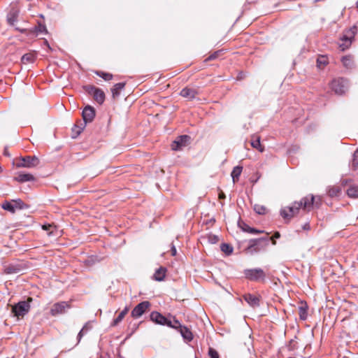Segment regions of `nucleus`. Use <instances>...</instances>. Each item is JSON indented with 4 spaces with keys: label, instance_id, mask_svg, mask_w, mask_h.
<instances>
[{
    "label": "nucleus",
    "instance_id": "obj_40",
    "mask_svg": "<svg viewBox=\"0 0 358 358\" xmlns=\"http://www.w3.org/2000/svg\"><path fill=\"white\" fill-rule=\"evenodd\" d=\"M173 317V321L171 320V326H169V327L178 330L182 327V324L175 317Z\"/></svg>",
    "mask_w": 358,
    "mask_h": 358
},
{
    "label": "nucleus",
    "instance_id": "obj_33",
    "mask_svg": "<svg viewBox=\"0 0 358 358\" xmlns=\"http://www.w3.org/2000/svg\"><path fill=\"white\" fill-rule=\"evenodd\" d=\"M347 194L350 198L358 197V186L352 185L350 186L347 190Z\"/></svg>",
    "mask_w": 358,
    "mask_h": 358
},
{
    "label": "nucleus",
    "instance_id": "obj_51",
    "mask_svg": "<svg viewBox=\"0 0 358 358\" xmlns=\"http://www.w3.org/2000/svg\"><path fill=\"white\" fill-rule=\"evenodd\" d=\"M3 155H4L5 156H10V154H9V152H8V148H7V147H6V148H4V150H3Z\"/></svg>",
    "mask_w": 358,
    "mask_h": 358
},
{
    "label": "nucleus",
    "instance_id": "obj_8",
    "mask_svg": "<svg viewBox=\"0 0 358 358\" xmlns=\"http://www.w3.org/2000/svg\"><path fill=\"white\" fill-rule=\"evenodd\" d=\"M39 159L36 156H26L21 157L16 162V167L17 168H33L38 166Z\"/></svg>",
    "mask_w": 358,
    "mask_h": 358
},
{
    "label": "nucleus",
    "instance_id": "obj_34",
    "mask_svg": "<svg viewBox=\"0 0 358 358\" xmlns=\"http://www.w3.org/2000/svg\"><path fill=\"white\" fill-rule=\"evenodd\" d=\"M222 252L225 253L227 255H229L233 252V247L229 243H222L220 245Z\"/></svg>",
    "mask_w": 358,
    "mask_h": 358
},
{
    "label": "nucleus",
    "instance_id": "obj_47",
    "mask_svg": "<svg viewBox=\"0 0 358 358\" xmlns=\"http://www.w3.org/2000/svg\"><path fill=\"white\" fill-rule=\"evenodd\" d=\"M19 208H22V205H24V202L21 199H17L15 201Z\"/></svg>",
    "mask_w": 358,
    "mask_h": 358
},
{
    "label": "nucleus",
    "instance_id": "obj_43",
    "mask_svg": "<svg viewBox=\"0 0 358 358\" xmlns=\"http://www.w3.org/2000/svg\"><path fill=\"white\" fill-rule=\"evenodd\" d=\"M208 356L210 358H220L219 354L216 350L212 348H209L208 349Z\"/></svg>",
    "mask_w": 358,
    "mask_h": 358
},
{
    "label": "nucleus",
    "instance_id": "obj_22",
    "mask_svg": "<svg viewBox=\"0 0 358 358\" xmlns=\"http://www.w3.org/2000/svg\"><path fill=\"white\" fill-rule=\"evenodd\" d=\"M341 62L344 67L352 69L355 67L354 58L352 55H345L341 58Z\"/></svg>",
    "mask_w": 358,
    "mask_h": 358
},
{
    "label": "nucleus",
    "instance_id": "obj_49",
    "mask_svg": "<svg viewBox=\"0 0 358 358\" xmlns=\"http://www.w3.org/2000/svg\"><path fill=\"white\" fill-rule=\"evenodd\" d=\"M218 197L220 199H224L226 196L222 191H220V192L219 193Z\"/></svg>",
    "mask_w": 358,
    "mask_h": 358
},
{
    "label": "nucleus",
    "instance_id": "obj_44",
    "mask_svg": "<svg viewBox=\"0 0 358 358\" xmlns=\"http://www.w3.org/2000/svg\"><path fill=\"white\" fill-rule=\"evenodd\" d=\"M221 51H216L208 56V57L206 59V61H211L213 59H215L217 57H219L220 55Z\"/></svg>",
    "mask_w": 358,
    "mask_h": 358
},
{
    "label": "nucleus",
    "instance_id": "obj_20",
    "mask_svg": "<svg viewBox=\"0 0 358 358\" xmlns=\"http://www.w3.org/2000/svg\"><path fill=\"white\" fill-rule=\"evenodd\" d=\"M238 227L245 232H248L250 234H262L264 233V231L258 230L255 228L250 227L246 223H245L242 220H239L238 222Z\"/></svg>",
    "mask_w": 358,
    "mask_h": 358
},
{
    "label": "nucleus",
    "instance_id": "obj_26",
    "mask_svg": "<svg viewBox=\"0 0 358 358\" xmlns=\"http://www.w3.org/2000/svg\"><path fill=\"white\" fill-rule=\"evenodd\" d=\"M243 171V166H235L231 173V176L232 178V180L234 183H236L238 181L239 177L242 173Z\"/></svg>",
    "mask_w": 358,
    "mask_h": 358
},
{
    "label": "nucleus",
    "instance_id": "obj_23",
    "mask_svg": "<svg viewBox=\"0 0 358 358\" xmlns=\"http://www.w3.org/2000/svg\"><path fill=\"white\" fill-rule=\"evenodd\" d=\"M166 271H167V269L166 267L160 266L155 271L154 275H153V278L156 281L160 282V281L164 280L165 278V276H166Z\"/></svg>",
    "mask_w": 358,
    "mask_h": 358
},
{
    "label": "nucleus",
    "instance_id": "obj_3",
    "mask_svg": "<svg viewBox=\"0 0 358 358\" xmlns=\"http://www.w3.org/2000/svg\"><path fill=\"white\" fill-rule=\"evenodd\" d=\"M32 301L31 298H29L27 301H21L14 304L12 306L11 312L13 316L17 318L23 317L30 310V302Z\"/></svg>",
    "mask_w": 358,
    "mask_h": 358
},
{
    "label": "nucleus",
    "instance_id": "obj_10",
    "mask_svg": "<svg viewBox=\"0 0 358 358\" xmlns=\"http://www.w3.org/2000/svg\"><path fill=\"white\" fill-rule=\"evenodd\" d=\"M150 303L148 301H144L139 303L131 310V315L132 317L136 319L143 315L145 311L150 308Z\"/></svg>",
    "mask_w": 358,
    "mask_h": 358
},
{
    "label": "nucleus",
    "instance_id": "obj_14",
    "mask_svg": "<svg viewBox=\"0 0 358 358\" xmlns=\"http://www.w3.org/2000/svg\"><path fill=\"white\" fill-rule=\"evenodd\" d=\"M68 307L69 305L65 301L56 303L52 306L50 309V314L52 316H56L59 314H62L65 312L66 308Z\"/></svg>",
    "mask_w": 358,
    "mask_h": 358
},
{
    "label": "nucleus",
    "instance_id": "obj_28",
    "mask_svg": "<svg viewBox=\"0 0 358 358\" xmlns=\"http://www.w3.org/2000/svg\"><path fill=\"white\" fill-rule=\"evenodd\" d=\"M125 83H118L114 85L111 89V92L113 98L119 96L120 91L125 87Z\"/></svg>",
    "mask_w": 358,
    "mask_h": 358
},
{
    "label": "nucleus",
    "instance_id": "obj_2",
    "mask_svg": "<svg viewBox=\"0 0 358 358\" xmlns=\"http://www.w3.org/2000/svg\"><path fill=\"white\" fill-rule=\"evenodd\" d=\"M268 233H266L265 237L260 238L250 239L248 245L245 248V251L247 254L253 255L261 251L265 250L269 244Z\"/></svg>",
    "mask_w": 358,
    "mask_h": 358
},
{
    "label": "nucleus",
    "instance_id": "obj_55",
    "mask_svg": "<svg viewBox=\"0 0 358 358\" xmlns=\"http://www.w3.org/2000/svg\"><path fill=\"white\" fill-rule=\"evenodd\" d=\"M357 8H358V1L357 2Z\"/></svg>",
    "mask_w": 358,
    "mask_h": 358
},
{
    "label": "nucleus",
    "instance_id": "obj_42",
    "mask_svg": "<svg viewBox=\"0 0 358 358\" xmlns=\"http://www.w3.org/2000/svg\"><path fill=\"white\" fill-rule=\"evenodd\" d=\"M42 229L46 231H48V234L49 236H52V234H53V231L52 229H55V227L52 226V224H44L42 226Z\"/></svg>",
    "mask_w": 358,
    "mask_h": 358
},
{
    "label": "nucleus",
    "instance_id": "obj_39",
    "mask_svg": "<svg viewBox=\"0 0 358 358\" xmlns=\"http://www.w3.org/2000/svg\"><path fill=\"white\" fill-rule=\"evenodd\" d=\"M352 166L354 170L358 167V150H356L353 154Z\"/></svg>",
    "mask_w": 358,
    "mask_h": 358
},
{
    "label": "nucleus",
    "instance_id": "obj_19",
    "mask_svg": "<svg viewBox=\"0 0 358 358\" xmlns=\"http://www.w3.org/2000/svg\"><path fill=\"white\" fill-rule=\"evenodd\" d=\"M180 94L182 97L192 100L195 98L197 91L193 88L185 87L180 91Z\"/></svg>",
    "mask_w": 358,
    "mask_h": 358
},
{
    "label": "nucleus",
    "instance_id": "obj_5",
    "mask_svg": "<svg viewBox=\"0 0 358 358\" xmlns=\"http://www.w3.org/2000/svg\"><path fill=\"white\" fill-rule=\"evenodd\" d=\"M357 31L356 26H353L348 30L345 31L341 38V43H339V47L342 51L348 49L352 44V40L355 38Z\"/></svg>",
    "mask_w": 358,
    "mask_h": 358
},
{
    "label": "nucleus",
    "instance_id": "obj_1",
    "mask_svg": "<svg viewBox=\"0 0 358 358\" xmlns=\"http://www.w3.org/2000/svg\"><path fill=\"white\" fill-rule=\"evenodd\" d=\"M318 207V203L315 202V197L310 195V197L305 196L300 201L294 202L292 206L285 207L280 210V215L285 219L290 220L299 210L302 208L303 210L310 211L313 205Z\"/></svg>",
    "mask_w": 358,
    "mask_h": 358
},
{
    "label": "nucleus",
    "instance_id": "obj_15",
    "mask_svg": "<svg viewBox=\"0 0 358 358\" xmlns=\"http://www.w3.org/2000/svg\"><path fill=\"white\" fill-rule=\"evenodd\" d=\"M244 300L252 308H257L260 306V299L259 296L248 293L243 295Z\"/></svg>",
    "mask_w": 358,
    "mask_h": 358
},
{
    "label": "nucleus",
    "instance_id": "obj_35",
    "mask_svg": "<svg viewBox=\"0 0 358 358\" xmlns=\"http://www.w3.org/2000/svg\"><path fill=\"white\" fill-rule=\"evenodd\" d=\"M1 207L3 209L13 213H15L16 208L15 206H14L13 203L7 201L2 203Z\"/></svg>",
    "mask_w": 358,
    "mask_h": 358
},
{
    "label": "nucleus",
    "instance_id": "obj_41",
    "mask_svg": "<svg viewBox=\"0 0 358 358\" xmlns=\"http://www.w3.org/2000/svg\"><path fill=\"white\" fill-rule=\"evenodd\" d=\"M81 125H82V127H78L77 125H75L73 127V128L72 129V131L73 133H76V136H73V138H76V136H78L81 133V131L83 130V129L85 127H84V124H82Z\"/></svg>",
    "mask_w": 358,
    "mask_h": 358
},
{
    "label": "nucleus",
    "instance_id": "obj_4",
    "mask_svg": "<svg viewBox=\"0 0 358 358\" xmlns=\"http://www.w3.org/2000/svg\"><path fill=\"white\" fill-rule=\"evenodd\" d=\"M245 278L252 282H265L266 273L261 268H247L243 271Z\"/></svg>",
    "mask_w": 358,
    "mask_h": 358
},
{
    "label": "nucleus",
    "instance_id": "obj_17",
    "mask_svg": "<svg viewBox=\"0 0 358 358\" xmlns=\"http://www.w3.org/2000/svg\"><path fill=\"white\" fill-rule=\"evenodd\" d=\"M14 180L15 181L22 183L28 181H34L35 180V178L31 173L19 172L17 173V176L14 178Z\"/></svg>",
    "mask_w": 358,
    "mask_h": 358
},
{
    "label": "nucleus",
    "instance_id": "obj_13",
    "mask_svg": "<svg viewBox=\"0 0 358 358\" xmlns=\"http://www.w3.org/2000/svg\"><path fill=\"white\" fill-rule=\"evenodd\" d=\"M24 268L25 266L22 263L9 264L3 266V273L6 274H17Z\"/></svg>",
    "mask_w": 358,
    "mask_h": 358
},
{
    "label": "nucleus",
    "instance_id": "obj_9",
    "mask_svg": "<svg viewBox=\"0 0 358 358\" xmlns=\"http://www.w3.org/2000/svg\"><path fill=\"white\" fill-rule=\"evenodd\" d=\"M150 320L157 324L163 326H171V320L164 316L159 312L152 311L150 313Z\"/></svg>",
    "mask_w": 358,
    "mask_h": 358
},
{
    "label": "nucleus",
    "instance_id": "obj_37",
    "mask_svg": "<svg viewBox=\"0 0 358 358\" xmlns=\"http://www.w3.org/2000/svg\"><path fill=\"white\" fill-rule=\"evenodd\" d=\"M83 89L90 95H94V92L97 90L98 87L94 85H85Z\"/></svg>",
    "mask_w": 358,
    "mask_h": 358
},
{
    "label": "nucleus",
    "instance_id": "obj_48",
    "mask_svg": "<svg viewBox=\"0 0 358 358\" xmlns=\"http://www.w3.org/2000/svg\"><path fill=\"white\" fill-rule=\"evenodd\" d=\"M171 255L172 256H176V254H177L176 248V247L173 244H172V247H171Z\"/></svg>",
    "mask_w": 358,
    "mask_h": 358
},
{
    "label": "nucleus",
    "instance_id": "obj_32",
    "mask_svg": "<svg viewBox=\"0 0 358 358\" xmlns=\"http://www.w3.org/2000/svg\"><path fill=\"white\" fill-rule=\"evenodd\" d=\"M341 188L339 186H333L329 188L328 194L331 197L338 196L341 194Z\"/></svg>",
    "mask_w": 358,
    "mask_h": 358
},
{
    "label": "nucleus",
    "instance_id": "obj_21",
    "mask_svg": "<svg viewBox=\"0 0 358 358\" xmlns=\"http://www.w3.org/2000/svg\"><path fill=\"white\" fill-rule=\"evenodd\" d=\"M184 340L191 341L193 339V334L190 329L185 326L182 327L178 330Z\"/></svg>",
    "mask_w": 358,
    "mask_h": 358
},
{
    "label": "nucleus",
    "instance_id": "obj_12",
    "mask_svg": "<svg viewBox=\"0 0 358 358\" xmlns=\"http://www.w3.org/2000/svg\"><path fill=\"white\" fill-rule=\"evenodd\" d=\"M95 115V109L90 105L86 106L82 112L84 127H85L87 123L92 122L94 120Z\"/></svg>",
    "mask_w": 358,
    "mask_h": 358
},
{
    "label": "nucleus",
    "instance_id": "obj_25",
    "mask_svg": "<svg viewBox=\"0 0 358 358\" xmlns=\"http://www.w3.org/2000/svg\"><path fill=\"white\" fill-rule=\"evenodd\" d=\"M93 98L96 102L101 105L105 101L106 95L101 89L98 88L97 90L94 92Z\"/></svg>",
    "mask_w": 358,
    "mask_h": 358
},
{
    "label": "nucleus",
    "instance_id": "obj_38",
    "mask_svg": "<svg viewBox=\"0 0 358 358\" xmlns=\"http://www.w3.org/2000/svg\"><path fill=\"white\" fill-rule=\"evenodd\" d=\"M254 210L259 215H264L266 213V208L264 206L259 204L254 206Z\"/></svg>",
    "mask_w": 358,
    "mask_h": 358
},
{
    "label": "nucleus",
    "instance_id": "obj_7",
    "mask_svg": "<svg viewBox=\"0 0 358 358\" xmlns=\"http://www.w3.org/2000/svg\"><path fill=\"white\" fill-rule=\"evenodd\" d=\"M15 29L20 33L25 34L27 36L34 35L38 36L40 34H47L48 30L44 24L38 22V24L31 29H26L21 27L15 26Z\"/></svg>",
    "mask_w": 358,
    "mask_h": 358
},
{
    "label": "nucleus",
    "instance_id": "obj_18",
    "mask_svg": "<svg viewBox=\"0 0 358 358\" xmlns=\"http://www.w3.org/2000/svg\"><path fill=\"white\" fill-rule=\"evenodd\" d=\"M92 329V325L90 321L87 322L81 330L78 332L77 336V343L76 345H77L83 338V337L87 334L91 329Z\"/></svg>",
    "mask_w": 358,
    "mask_h": 358
},
{
    "label": "nucleus",
    "instance_id": "obj_30",
    "mask_svg": "<svg viewBox=\"0 0 358 358\" xmlns=\"http://www.w3.org/2000/svg\"><path fill=\"white\" fill-rule=\"evenodd\" d=\"M255 136H252V140L251 141V145L252 148L257 149L259 152H262L264 150V148L262 146L260 142V137L256 136V138L254 139Z\"/></svg>",
    "mask_w": 358,
    "mask_h": 358
},
{
    "label": "nucleus",
    "instance_id": "obj_31",
    "mask_svg": "<svg viewBox=\"0 0 358 358\" xmlns=\"http://www.w3.org/2000/svg\"><path fill=\"white\" fill-rule=\"evenodd\" d=\"M328 63V58L325 55H320L317 59V66L319 69H323Z\"/></svg>",
    "mask_w": 358,
    "mask_h": 358
},
{
    "label": "nucleus",
    "instance_id": "obj_36",
    "mask_svg": "<svg viewBox=\"0 0 358 358\" xmlns=\"http://www.w3.org/2000/svg\"><path fill=\"white\" fill-rule=\"evenodd\" d=\"M95 74L98 76L101 77L106 81L110 80L113 78V75L109 73L101 71H95Z\"/></svg>",
    "mask_w": 358,
    "mask_h": 358
},
{
    "label": "nucleus",
    "instance_id": "obj_50",
    "mask_svg": "<svg viewBox=\"0 0 358 358\" xmlns=\"http://www.w3.org/2000/svg\"><path fill=\"white\" fill-rule=\"evenodd\" d=\"M217 241H218V236H213L212 237H210L211 243H216Z\"/></svg>",
    "mask_w": 358,
    "mask_h": 358
},
{
    "label": "nucleus",
    "instance_id": "obj_29",
    "mask_svg": "<svg viewBox=\"0 0 358 358\" xmlns=\"http://www.w3.org/2000/svg\"><path fill=\"white\" fill-rule=\"evenodd\" d=\"M36 58V57L34 53L29 52V53L24 54L22 57L21 61L23 64L33 63L35 61Z\"/></svg>",
    "mask_w": 358,
    "mask_h": 358
},
{
    "label": "nucleus",
    "instance_id": "obj_54",
    "mask_svg": "<svg viewBox=\"0 0 358 358\" xmlns=\"http://www.w3.org/2000/svg\"><path fill=\"white\" fill-rule=\"evenodd\" d=\"M320 0H315V2H318L320 1Z\"/></svg>",
    "mask_w": 358,
    "mask_h": 358
},
{
    "label": "nucleus",
    "instance_id": "obj_52",
    "mask_svg": "<svg viewBox=\"0 0 358 358\" xmlns=\"http://www.w3.org/2000/svg\"><path fill=\"white\" fill-rule=\"evenodd\" d=\"M44 44H45V45H46L49 49H50V45H49V43H48V41H47V40H45V41H44Z\"/></svg>",
    "mask_w": 358,
    "mask_h": 358
},
{
    "label": "nucleus",
    "instance_id": "obj_45",
    "mask_svg": "<svg viewBox=\"0 0 358 358\" xmlns=\"http://www.w3.org/2000/svg\"><path fill=\"white\" fill-rule=\"evenodd\" d=\"M280 237V232L278 231H275L274 233V234L273 235V236L271 238H269V240L270 239H272V243L273 245H275L276 244V241L274 240V239H277V238H279Z\"/></svg>",
    "mask_w": 358,
    "mask_h": 358
},
{
    "label": "nucleus",
    "instance_id": "obj_46",
    "mask_svg": "<svg viewBox=\"0 0 358 358\" xmlns=\"http://www.w3.org/2000/svg\"><path fill=\"white\" fill-rule=\"evenodd\" d=\"M302 229L306 231H308L310 229V223L308 222H306L303 226Z\"/></svg>",
    "mask_w": 358,
    "mask_h": 358
},
{
    "label": "nucleus",
    "instance_id": "obj_56",
    "mask_svg": "<svg viewBox=\"0 0 358 358\" xmlns=\"http://www.w3.org/2000/svg\"><path fill=\"white\" fill-rule=\"evenodd\" d=\"M99 358H104V357H103L102 356H101Z\"/></svg>",
    "mask_w": 358,
    "mask_h": 358
},
{
    "label": "nucleus",
    "instance_id": "obj_24",
    "mask_svg": "<svg viewBox=\"0 0 358 358\" xmlns=\"http://www.w3.org/2000/svg\"><path fill=\"white\" fill-rule=\"evenodd\" d=\"M308 305L306 302H301V306L299 307V315L301 320H306L308 317Z\"/></svg>",
    "mask_w": 358,
    "mask_h": 358
},
{
    "label": "nucleus",
    "instance_id": "obj_53",
    "mask_svg": "<svg viewBox=\"0 0 358 358\" xmlns=\"http://www.w3.org/2000/svg\"><path fill=\"white\" fill-rule=\"evenodd\" d=\"M3 171V169L2 167L0 166V173H1Z\"/></svg>",
    "mask_w": 358,
    "mask_h": 358
},
{
    "label": "nucleus",
    "instance_id": "obj_27",
    "mask_svg": "<svg viewBox=\"0 0 358 358\" xmlns=\"http://www.w3.org/2000/svg\"><path fill=\"white\" fill-rule=\"evenodd\" d=\"M129 311V307L126 306L118 315V316L113 320L111 323V327L117 326L122 320L124 319L125 315L127 314Z\"/></svg>",
    "mask_w": 358,
    "mask_h": 358
},
{
    "label": "nucleus",
    "instance_id": "obj_6",
    "mask_svg": "<svg viewBox=\"0 0 358 358\" xmlns=\"http://www.w3.org/2000/svg\"><path fill=\"white\" fill-rule=\"evenodd\" d=\"M331 89L338 95H342L348 90V80L343 78L334 79L330 84Z\"/></svg>",
    "mask_w": 358,
    "mask_h": 358
},
{
    "label": "nucleus",
    "instance_id": "obj_57",
    "mask_svg": "<svg viewBox=\"0 0 358 358\" xmlns=\"http://www.w3.org/2000/svg\"><path fill=\"white\" fill-rule=\"evenodd\" d=\"M195 358H197V357H195Z\"/></svg>",
    "mask_w": 358,
    "mask_h": 358
},
{
    "label": "nucleus",
    "instance_id": "obj_16",
    "mask_svg": "<svg viewBox=\"0 0 358 358\" xmlns=\"http://www.w3.org/2000/svg\"><path fill=\"white\" fill-rule=\"evenodd\" d=\"M19 15V10L15 7L10 8L7 15V22L11 26H15V22L17 21Z\"/></svg>",
    "mask_w": 358,
    "mask_h": 358
},
{
    "label": "nucleus",
    "instance_id": "obj_11",
    "mask_svg": "<svg viewBox=\"0 0 358 358\" xmlns=\"http://www.w3.org/2000/svg\"><path fill=\"white\" fill-rule=\"evenodd\" d=\"M191 138L188 135H182L176 138L172 143L171 148L173 150H180L189 143Z\"/></svg>",
    "mask_w": 358,
    "mask_h": 358
}]
</instances>
